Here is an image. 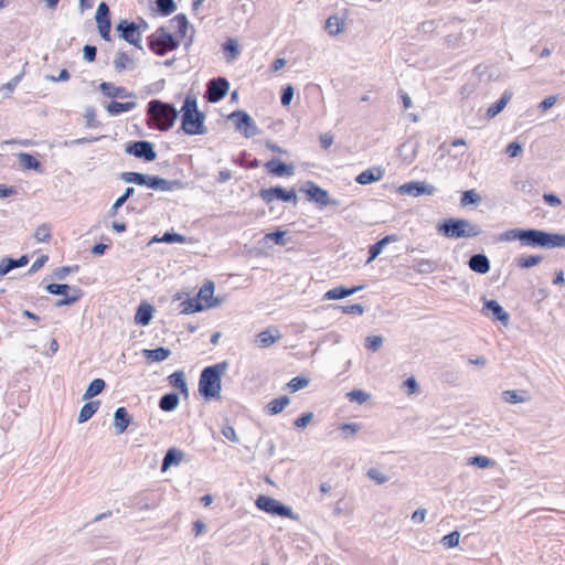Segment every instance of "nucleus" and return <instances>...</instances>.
<instances>
[{
  "instance_id": "obj_1",
  "label": "nucleus",
  "mask_w": 565,
  "mask_h": 565,
  "mask_svg": "<svg viewBox=\"0 0 565 565\" xmlns=\"http://www.w3.org/2000/svg\"><path fill=\"white\" fill-rule=\"evenodd\" d=\"M500 242L518 241L522 247L561 248L565 247V233H551L539 228L514 227L499 235Z\"/></svg>"
},
{
  "instance_id": "obj_2",
  "label": "nucleus",
  "mask_w": 565,
  "mask_h": 565,
  "mask_svg": "<svg viewBox=\"0 0 565 565\" xmlns=\"http://www.w3.org/2000/svg\"><path fill=\"white\" fill-rule=\"evenodd\" d=\"M226 361L206 366L202 370L199 380V393L206 399L220 398L222 390V376L227 370Z\"/></svg>"
},
{
  "instance_id": "obj_3",
  "label": "nucleus",
  "mask_w": 565,
  "mask_h": 565,
  "mask_svg": "<svg viewBox=\"0 0 565 565\" xmlns=\"http://www.w3.org/2000/svg\"><path fill=\"white\" fill-rule=\"evenodd\" d=\"M181 113V129L184 134L194 136L207 132V128L204 125L205 115L198 109V102L194 96L188 95L185 97Z\"/></svg>"
},
{
  "instance_id": "obj_4",
  "label": "nucleus",
  "mask_w": 565,
  "mask_h": 565,
  "mask_svg": "<svg viewBox=\"0 0 565 565\" xmlns=\"http://www.w3.org/2000/svg\"><path fill=\"white\" fill-rule=\"evenodd\" d=\"M437 231L447 238L459 239L476 237L483 233L482 228L466 218L449 217L438 223Z\"/></svg>"
},
{
  "instance_id": "obj_5",
  "label": "nucleus",
  "mask_w": 565,
  "mask_h": 565,
  "mask_svg": "<svg viewBox=\"0 0 565 565\" xmlns=\"http://www.w3.org/2000/svg\"><path fill=\"white\" fill-rule=\"evenodd\" d=\"M148 114L153 125L161 131L169 130L175 122L179 111L168 103L153 99L148 103Z\"/></svg>"
},
{
  "instance_id": "obj_6",
  "label": "nucleus",
  "mask_w": 565,
  "mask_h": 565,
  "mask_svg": "<svg viewBox=\"0 0 565 565\" xmlns=\"http://www.w3.org/2000/svg\"><path fill=\"white\" fill-rule=\"evenodd\" d=\"M179 44V41L162 26L149 38V47L159 56L178 49Z\"/></svg>"
},
{
  "instance_id": "obj_7",
  "label": "nucleus",
  "mask_w": 565,
  "mask_h": 565,
  "mask_svg": "<svg viewBox=\"0 0 565 565\" xmlns=\"http://www.w3.org/2000/svg\"><path fill=\"white\" fill-rule=\"evenodd\" d=\"M256 505L259 510L269 514L296 519L290 507L282 504L274 498L262 494L256 499Z\"/></svg>"
},
{
  "instance_id": "obj_8",
  "label": "nucleus",
  "mask_w": 565,
  "mask_h": 565,
  "mask_svg": "<svg viewBox=\"0 0 565 565\" xmlns=\"http://www.w3.org/2000/svg\"><path fill=\"white\" fill-rule=\"evenodd\" d=\"M228 119L234 120L236 130L241 131L246 138H250L259 134V129L255 121L244 110L233 111L228 116Z\"/></svg>"
},
{
  "instance_id": "obj_9",
  "label": "nucleus",
  "mask_w": 565,
  "mask_h": 565,
  "mask_svg": "<svg viewBox=\"0 0 565 565\" xmlns=\"http://www.w3.org/2000/svg\"><path fill=\"white\" fill-rule=\"evenodd\" d=\"M116 31L119 32L120 38L129 44L135 45L139 50H142L141 45V33L139 32V25L136 22L121 20L116 25Z\"/></svg>"
},
{
  "instance_id": "obj_10",
  "label": "nucleus",
  "mask_w": 565,
  "mask_h": 565,
  "mask_svg": "<svg viewBox=\"0 0 565 565\" xmlns=\"http://www.w3.org/2000/svg\"><path fill=\"white\" fill-rule=\"evenodd\" d=\"M125 151L136 158L143 159L145 161L151 162L156 160L157 152L154 151L153 145L150 141L140 140L134 141L126 146Z\"/></svg>"
},
{
  "instance_id": "obj_11",
  "label": "nucleus",
  "mask_w": 565,
  "mask_h": 565,
  "mask_svg": "<svg viewBox=\"0 0 565 565\" xmlns=\"http://www.w3.org/2000/svg\"><path fill=\"white\" fill-rule=\"evenodd\" d=\"M482 313L493 321H500L505 327L510 322L509 312L494 299L483 298Z\"/></svg>"
},
{
  "instance_id": "obj_12",
  "label": "nucleus",
  "mask_w": 565,
  "mask_h": 565,
  "mask_svg": "<svg viewBox=\"0 0 565 565\" xmlns=\"http://www.w3.org/2000/svg\"><path fill=\"white\" fill-rule=\"evenodd\" d=\"M397 192L402 195H411L414 198L420 195H433L436 192V188L423 181H411L398 186Z\"/></svg>"
},
{
  "instance_id": "obj_13",
  "label": "nucleus",
  "mask_w": 565,
  "mask_h": 565,
  "mask_svg": "<svg viewBox=\"0 0 565 565\" xmlns=\"http://www.w3.org/2000/svg\"><path fill=\"white\" fill-rule=\"evenodd\" d=\"M259 196L267 203L270 204L275 200L282 202H291L297 200V194L294 189L286 190L281 186H273L269 189H263L259 191Z\"/></svg>"
},
{
  "instance_id": "obj_14",
  "label": "nucleus",
  "mask_w": 565,
  "mask_h": 565,
  "mask_svg": "<svg viewBox=\"0 0 565 565\" xmlns=\"http://www.w3.org/2000/svg\"><path fill=\"white\" fill-rule=\"evenodd\" d=\"M228 88L230 83L226 78H213L207 83L205 97L211 103H217L226 96Z\"/></svg>"
},
{
  "instance_id": "obj_15",
  "label": "nucleus",
  "mask_w": 565,
  "mask_h": 565,
  "mask_svg": "<svg viewBox=\"0 0 565 565\" xmlns=\"http://www.w3.org/2000/svg\"><path fill=\"white\" fill-rule=\"evenodd\" d=\"M214 289L215 285L212 280H207L199 290L198 296L195 299H198L200 302H202L203 310L215 308L221 305V300L217 298H214Z\"/></svg>"
},
{
  "instance_id": "obj_16",
  "label": "nucleus",
  "mask_w": 565,
  "mask_h": 565,
  "mask_svg": "<svg viewBox=\"0 0 565 565\" xmlns=\"http://www.w3.org/2000/svg\"><path fill=\"white\" fill-rule=\"evenodd\" d=\"M264 167L268 173L276 177H290L295 173V167L292 164H287L278 159L267 161Z\"/></svg>"
},
{
  "instance_id": "obj_17",
  "label": "nucleus",
  "mask_w": 565,
  "mask_h": 565,
  "mask_svg": "<svg viewBox=\"0 0 565 565\" xmlns=\"http://www.w3.org/2000/svg\"><path fill=\"white\" fill-rule=\"evenodd\" d=\"M384 171L381 167H373L356 175L355 182L362 185L371 184L383 178Z\"/></svg>"
},
{
  "instance_id": "obj_18",
  "label": "nucleus",
  "mask_w": 565,
  "mask_h": 565,
  "mask_svg": "<svg viewBox=\"0 0 565 565\" xmlns=\"http://www.w3.org/2000/svg\"><path fill=\"white\" fill-rule=\"evenodd\" d=\"M469 268L477 274H487L490 270V260L484 254H473L468 260Z\"/></svg>"
},
{
  "instance_id": "obj_19",
  "label": "nucleus",
  "mask_w": 565,
  "mask_h": 565,
  "mask_svg": "<svg viewBox=\"0 0 565 565\" xmlns=\"http://www.w3.org/2000/svg\"><path fill=\"white\" fill-rule=\"evenodd\" d=\"M362 289H363V286H354L351 288H348L344 286H339V287H335V288L327 291L323 296V299H327V300L343 299V298L349 297Z\"/></svg>"
},
{
  "instance_id": "obj_20",
  "label": "nucleus",
  "mask_w": 565,
  "mask_h": 565,
  "mask_svg": "<svg viewBox=\"0 0 565 565\" xmlns=\"http://www.w3.org/2000/svg\"><path fill=\"white\" fill-rule=\"evenodd\" d=\"M130 424V416L125 407L116 408L114 413V427L117 434L126 431Z\"/></svg>"
},
{
  "instance_id": "obj_21",
  "label": "nucleus",
  "mask_w": 565,
  "mask_h": 565,
  "mask_svg": "<svg viewBox=\"0 0 565 565\" xmlns=\"http://www.w3.org/2000/svg\"><path fill=\"white\" fill-rule=\"evenodd\" d=\"M280 338L281 334L277 329H274V333L271 330H265L256 335L255 343L257 344V347L265 349L273 345Z\"/></svg>"
},
{
  "instance_id": "obj_22",
  "label": "nucleus",
  "mask_w": 565,
  "mask_h": 565,
  "mask_svg": "<svg viewBox=\"0 0 565 565\" xmlns=\"http://www.w3.org/2000/svg\"><path fill=\"white\" fill-rule=\"evenodd\" d=\"M142 355L150 363H159L167 360L171 355V350L164 347L157 349H145L142 351Z\"/></svg>"
},
{
  "instance_id": "obj_23",
  "label": "nucleus",
  "mask_w": 565,
  "mask_h": 565,
  "mask_svg": "<svg viewBox=\"0 0 565 565\" xmlns=\"http://www.w3.org/2000/svg\"><path fill=\"white\" fill-rule=\"evenodd\" d=\"M153 318V307L147 302H142L135 315V322L139 326H148Z\"/></svg>"
},
{
  "instance_id": "obj_24",
  "label": "nucleus",
  "mask_w": 565,
  "mask_h": 565,
  "mask_svg": "<svg viewBox=\"0 0 565 565\" xmlns=\"http://www.w3.org/2000/svg\"><path fill=\"white\" fill-rule=\"evenodd\" d=\"M29 262V258L26 255H22L21 257L13 259V258H3L0 262V277H3L7 275L10 270L14 268H19L22 266H25Z\"/></svg>"
},
{
  "instance_id": "obj_25",
  "label": "nucleus",
  "mask_w": 565,
  "mask_h": 565,
  "mask_svg": "<svg viewBox=\"0 0 565 565\" xmlns=\"http://www.w3.org/2000/svg\"><path fill=\"white\" fill-rule=\"evenodd\" d=\"M512 96H513L512 92L504 90L503 94L501 95L500 99L497 100L493 105H491L487 109V113H486L487 117L489 119H491V118H494L497 115H499L504 109L507 104L511 100Z\"/></svg>"
},
{
  "instance_id": "obj_26",
  "label": "nucleus",
  "mask_w": 565,
  "mask_h": 565,
  "mask_svg": "<svg viewBox=\"0 0 565 565\" xmlns=\"http://www.w3.org/2000/svg\"><path fill=\"white\" fill-rule=\"evenodd\" d=\"M99 89L106 97H128L132 96L131 93H127L125 87L121 86H115L114 84L109 82H103L99 85Z\"/></svg>"
},
{
  "instance_id": "obj_27",
  "label": "nucleus",
  "mask_w": 565,
  "mask_h": 565,
  "mask_svg": "<svg viewBox=\"0 0 565 565\" xmlns=\"http://www.w3.org/2000/svg\"><path fill=\"white\" fill-rule=\"evenodd\" d=\"M168 382L172 387L178 388L184 397L189 396V388L185 382V375L183 371H177L170 374L168 376Z\"/></svg>"
},
{
  "instance_id": "obj_28",
  "label": "nucleus",
  "mask_w": 565,
  "mask_h": 565,
  "mask_svg": "<svg viewBox=\"0 0 565 565\" xmlns=\"http://www.w3.org/2000/svg\"><path fill=\"white\" fill-rule=\"evenodd\" d=\"M290 404V398L286 395L270 401L264 408L267 415L274 416L281 413Z\"/></svg>"
},
{
  "instance_id": "obj_29",
  "label": "nucleus",
  "mask_w": 565,
  "mask_h": 565,
  "mask_svg": "<svg viewBox=\"0 0 565 565\" xmlns=\"http://www.w3.org/2000/svg\"><path fill=\"white\" fill-rule=\"evenodd\" d=\"M113 65L115 71L118 73H121L126 70L135 68L134 60L128 54L121 51L116 53Z\"/></svg>"
},
{
  "instance_id": "obj_30",
  "label": "nucleus",
  "mask_w": 565,
  "mask_h": 565,
  "mask_svg": "<svg viewBox=\"0 0 565 565\" xmlns=\"http://www.w3.org/2000/svg\"><path fill=\"white\" fill-rule=\"evenodd\" d=\"M395 235H387L369 247L367 263L374 260L383 250V248L391 242H396Z\"/></svg>"
},
{
  "instance_id": "obj_31",
  "label": "nucleus",
  "mask_w": 565,
  "mask_h": 565,
  "mask_svg": "<svg viewBox=\"0 0 565 565\" xmlns=\"http://www.w3.org/2000/svg\"><path fill=\"white\" fill-rule=\"evenodd\" d=\"M183 459V452L175 448H170L162 460V471H167L171 466H178Z\"/></svg>"
},
{
  "instance_id": "obj_32",
  "label": "nucleus",
  "mask_w": 565,
  "mask_h": 565,
  "mask_svg": "<svg viewBox=\"0 0 565 565\" xmlns=\"http://www.w3.org/2000/svg\"><path fill=\"white\" fill-rule=\"evenodd\" d=\"M180 404V397L177 393H166L159 401V407L163 412H173Z\"/></svg>"
},
{
  "instance_id": "obj_33",
  "label": "nucleus",
  "mask_w": 565,
  "mask_h": 565,
  "mask_svg": "<svg viewBox=\"0 0 565 565\" xmlns=\"http://www.w3.org/2000/svg\"><path fill=\"white\" fill-rule=\"evenodd\" d=\"M344 24V19L338 15H331L327 19L324 29L330 36H335L343 31Z\"/></svg>"
},
{
  "instance_id": "obj_34",
  "label": "nucleus",
  "mask_w": 565,
  "mask_h": 565,
  "mask_svg": "<svg viewBox=\"0 0 565 565\" xmlns=\"http://www.w3.org/2000/svg\"><path fill=\"white\" fill-rule=\"evenodd\" d=\"M99 401H90L82 406L78 413L77 423L82 424L87 422L97 412Z\"/></svg>"
},
{
  "instance_id": "obj_35",
  "label": "nucleus",
  "mask_w": 565,
  "mask_h": 565,
  "mask_svg": "<svg viewBox=\"0 0 565 565\" xmlns=\"http://www.w3.org/2000/svg\"><path fill=\"white\" fill-rule=\"evenodd\" d=\"M185 184L180 180H167L164 178L159 177L157 189L162 192H172L183 190Z\"/></svg>"
},
{
  "instance_id": "obj_36",
  "label": "nucleus",
  "mask_w": 565,
  "mask_h": 565,
  "mask_svg": "<svg viewBox=\"0 0 565 565\" xmlns=\"http://www.w3.org/2000/svg\"><path fill=\"white\" fill-rule=\"evenodd\" d=\"M136 106H137L136 102L119 103V102L113 100L107 105L106 109L109 115L116 116L124 111H130L134 108H136Z\"/></svg>"
},
{
  "instance_id": "obj_37",
  "label": "nucleus",
  "mask_w": 565,
  "mask_h": 565,
  "mask_svg": "<svg viewBox=\"0 0 565 565\" xmlns=\"http://www.w3.org/2000/svg\"><path fill=\"white\" fill-rule=\"evenodd\" d=\"M501 396L504 402L510 404H519L527 401L526 391L507 390L502 392Z\"/></svg>"
},
{
  "instance_id": "obj_38",
  "label": "nucleus",
  "mask_w": 565,
  "mask_h": 565,
  "mask_svg": "<svg viewBox=\"0 0 565 565\" xmlns=\"http://www.w3.org/2000/svg\"><path fill=\"white\" fill-rule=\"evenodd\" d=\"M106 386V383L103 379H95L93 380L88 387L86 388L84 395H83V398L84 399H90L93 398L94 396L100 394L104 388Z\"/></svg>"
},
{
  "instance_id": "obj_39",
  "label": "nucleus",
  "mask_w": 565,
  "mask_h": 565,
  "mask_svg": "<svg viewBox=\"0 0 565 565\" xmlns=\"http://www.w3.org/2000/svg\"><path fill=\"white\" fill-rule=\"evenodd\" d=\"M135 193V188L132 186H128L126 188L125 192L116 199V201L113 203V205L110 206L109 211H108V215L109 216H115L118 212V209L121 207L126 201L132 196Z\"/></svg>"
},
{
  "instance_id": "obj_40",
  "label": "nucleus",
  "mask_w": 565,
  "mask_h": 565,
  "mask_svg": "<svg viewBox=\"0 0 565 565\" xmlns=\"http://www.w3.org/2000/svg\"><path fill=\"white\" fill-rule=\"evenodd\" d=\"M543 259L542 255H526L518 258V266L520 268H531L539 265Z\"/></svg>"
},
{
  "instance_id": "obj_41",
  "label": "nucleus",
  "mask_w": 565,
  "mask_h": 565,
  "mask_svg": "<svg viewBox=\"0 0 565 565\" xmlns=\"http://www.w3.org/2000/svg\"><path fill=\"white\" fill-rule=\"evenodd\" d=\"M19 161L22 167L25 169L39 170L41 168V163L38 159H35L32 154L22 152L19 154Z\"/></svg>"
},
{
  "instance_id": "obj_42",
  "label": "nucleus",
  "mask_w": 565,
  "mask_h": 565,
  "mask_svg": "<svg viewBox=\"0 0 565 565\" xmlns=\"http://www.w3.org/2000/svg\"><path fill=\"white\" fill-rule=\"evenodd\" d=\"M181 307H182L181 313H185V315L194 313V312H199V311L203 310L202 302H200L195 298H192V299L181 302Z\"/></svg>"
},
{
  "instance_id": "obj_43",
  "label": "nucleus",
  "mask_w": 565,
  "mask_h": 565,
  "mask_svg": "<svg viewBox=\"0 0 565 565\" xmlns=\"http://www.w3.org/2000/svg\"><path fill=\"white\" fill-rule=\"evenodd\" d=\"M481 201V196L476 192V190H467L462 192L460 204L462 206L467 205H476Z\"/></svg>"
},
{
  "instance_id": "obj_44",
  "label": "nucleus",
  "mask_w": 565,
  "mask_h": 565,
  "mask_svg": "<svg viewBox=\"0 0 565 565\" xmlns=\"http://www.w3.org/2000/svg\"><path fill=\"white\" fill-rule=\"evenodd\" d=\"M83 296V291L77 288V287H74L72 289V295L68 296L66 295L64 298L62 299H58L55 303L56 307H63V306H70V305H73L74 302H76L81 297Z\"/></svg>"
},
{
  "instance_id": "obj_45",
  "label": "nucleus",
  "mask_w": 565,
  "mask_h": 565,
  "mask_svg": "<svg viewBox=\"0 0 565 565\" xmlns=\"http://www.w3.org/2000/svg\"><path fill=\"white\" fill-rule=\"evenodd\" d=\"M371 395L362 390H352L349 393H347V398L351 403H356L359 405H362L366 401H369Z\"/></svg>"
},
{
  "instance_id": "obj_46",
  "label": "nucleus",
  "mask_w": 565,
  "mask_h": 565,
  "mask_svg": "<svg viewBox=\"0 0 565 565\" xmlns=\"http://www.w3.org/2000/svg\"><path fill=\"white\" fill-rule=\"evenodd\" d=\"M153 241L168 243V244H172V243H182L183 244V243L188 242V238L178 233L167 232L160 238L154 237Z\"/></svg>"
},
{
  "instance_id": "obj_47",
  "label": "nucleus",
  "mask_w": 565,
  "mask_h": 565,
  "mask_svg": "<svg viewBox=\"0 0 565 565\" xmlns=\"http://www.w3.org/2000/svg\"><path fill=\"white\" fill-rule=\"evenodd\" d=\"M158 12L168 17L175 10L174 0H156Z\"/></svg>"
},
{
  "instance_id": "obj_48",
  "label": "nucleus",
  "mask_w": 565,
  "mask_h": 565,
  "mask_svg": "<svg viewBox=\"0 0 565 565\" xmlns=\"http://www.w3.org/2000/svg\"><path fill=\"white\" fill-rule=\"evenodd\" d=\"M120 179L127 183H135L137 185H143L145 173L140 172H122Z\"/></svg>"
},
{
  "instance_id": "obj_49",
  "label": "nucleus",
  "mask_w": 565,
  "mask_h": 565,
  "mask_svg": "<svg viewBox=\"0 0 565 565\" xmlns=\"http://www.w3.org/2000/svg\"><path fill=\"white\" fill-rule=\"evenodd\" d=\"M360 429H361V424H359V423H347V424H341L339 426V430L341 431V435L347 439L350 437H353L358 431H360Z\"/></svg>"
},
{
  "instance_id": "obj_50",
  "label": "nucleus",
  "mask_w": 565,
  "mask_h": 565,
  "mask_svg": "<svg viewBox=\"0 0 565 565\" xmlns=\"http://www.w3.org/2000/svg\"><path fill=\"white\" fill-rule=\"evenodd\" d=\"M73 288L74 287H71L67 284H49L45 287V290L49 294H52V295H63V296H66V295H68L70 291H72Z\"/></svg>"
},
{
  "instance_id": "obj_51",
  "label": "nucleus",
  "mask_w": 565,
  "mask_h": 565,
  "mask_svg": "<svg viewBox=\"0 0 565 565\" xmlns=\"http://www.w3.org/2000/svg\"><path fill=\"white\" fill-rule=\"evenodd\" d=\"M468 465L476 466L481 469L489 468L494 465V461L484 456H473L468 458Z\"/></svg>"
},
{
  "instance_id": "obj_52",
  "label": "nucleus",
  "mask_w": 565,
  "mask_h": 565,
  "mask_svg": "<svg viewBox=\"0 0 565 565\" xmlns=\"http://www.w3.org/2000/svg\"><path fill=\"white\" fill-rule=\"evenodd\" d=\"M459 540L460 533L458 531H452L449 534L445 535L440 542L443 546H445L446 548H452L459 544Z\"/></svg>"
},
{
  "instance_id": "obj_53",
  "label": "nucleus",
  "mask_w": 565,
  "mask_h": 565,
  "mask_svg": "<svg viewBox=\"0 0 565 565\" xmlns=\"http://www.w3.org/2000/svg\"><path fill=\"white\" fill-rule=\"evenodd\" d=\"M300 192H305L310 201L318 202V185L312 182H306L301 188Z\"/></svg>"
},
{
  "instance_id": "obj_54",
  "label": "nucleus",
  "mask_w": 565,
  "mask_h": 565,
  "mask_svg": "<svg viewBox=\"0 0 565 565\" xmlns=\"http://www.w3.org/2000/svg\"><path fill=\"white\" fill-rule=\"evenodd\" d=\"M172 23H175L177 28H178V31L180 33V35L183 38L185 36L186 34V31H188V25H189V22H188V18L185 14L183 13H180V14H177L172 20H171Z\"/></svg>"
},
{
  "instance_id": "obj_55",
  "label": "nucleus",
  "mask_w": 565,
  "mask_h": 565,
  "mask_svg": "<svg viewBox=\"0 0 565 565\" xmlns=\"http://www.w3.org/2000/svg\"><path fill=\"white\" fill-rule=\"evenodd\" d=\"M383 344V337L370 335L365 339V348L371 352H376Z\"/></svg>"
},
{
  "instance_id": "obj_56",
  "label": "nucleus",
  "mask_w": 565,
  "mask_h": 565,
  "mask_svg": "<svg viewBox=\"0 0 565 565\" xmlns=\"http://www.w3.org/2000/svg\"><path fill=\"white\" fill-rule=\"evenodd\" d=\"M366 476L377 484H384L388 481V477L376 468H370L366 472Z\"/></svg>"
},
{
  "instance_id": "obj_57",
  "label": "nucleus",
  "mask_w": 565,
  "mask_h": 565,
  "mask_svg": "<svg viewBox=\"0 0 565 565\" xmlns=\"http://www.w3.org/2000/svg\"><path fill=\"white\" fill-rule=\"evenodd\" d=\"M109 13L108 6L105 2H100L95 15L96 23L100 24L104 21H110Z\"/></svg>"
},
{
  "instance_id": "obj_58",
  "label": "nucleus",
  "mask_w": 565,
  "mask_h": 565,
  "mask_svg": "<svg viewBox=\"0 0 565 565\" xmlns=\"http://www.w3.org/2000/svg\"><path fill=\"white\" fill-rule=\"evenodd\" d=\"M340 201L337 199H331L328 194V192L320 188V210H322L326 206H333L338 207L340 205Z\"/></svg>"
},
{
  "instance_id": "obj_59",
  "label": "nucleus",
  "mask_w": 565,
  "mask_h": 565,
  "mask_svg": "<svg viewBox=\"0 0 565 565\" xmlns=\"http://www.w3.org/2000/svg\"><path fill=\"white\" fill-rule=\"evenodd\" d=\"M308 384H309L308 379L302 377V376H296L287 383V387L291 392H297L301 388H305Z\"/></svg>"
},
{
  "instance_id": "obj_60",
  "label": "nucleus",
  "mask_w": 565,
  "mask_h": 565,
  "mask_svg": "<svg viewBox=\"0 0 565 565\" xmlns=\"http://www.w3.org/2000/svg\"><path fill=\"white\" fill-rule=\"evenodd\" d=\"M223 49H224L225 53L228 54L230 60H235L239 54L238 45H237L236 41L233 39H228L224 43Z\"/></svg>"
},
{
  "instance_id": "obj_61",
  "label": "nucleus",
  "mask_w": 565,
  "mask_h": 565,
  "mask_svg": "<svg viewBox=\"0 0 565 565\" xmlns=\"http://www.w3.org/2000/svg\"><path fill=\"white\" fill-rule=\"evenodd\" d=\"M435 267V263L429 259H420L415 265V269L422 274H430L434 271Z\"/></svg>"
},
{
  "instance_id": "obj_62",
  "label": "nucleus",
  "mask_w": 565,
  "mask_h": 565,
  "mask_svg": "<svg viewBox=\"0 0 565 565\" xmlns=\"http://www.w3.org/2000/svg\"><path fill=\"white\" fill-rule=\"evenodd\" d=\"M51 236V230L46 224H42L36 227L34 232V238L38 242H47Z\"/></svg>"
},
{
  "instance_id": "obj_63",
  "label": "nucleus",
  "mask_w": 565,
  "mask_h": 565,
  "mask_svg": "<svg viewBox=\"0 0 565 565\" xmlns=\"http://www.w3.org/2000/svg\"><path fill=\"white\" fill-rule=\"evenodd\" d=\"M340 308L347 315L362 316L364 313V307L360 303L341 306Z\"/></svg>"
},
{
  "instance_id": "obj_64",
  "label": "nucleus",
  "mask_w": 565,
  "mask_h": 565,
  "mask_svg": "<svg viewBox=\"0 0 565 565\" xmlns=\"http://www.w3.org/2000/svg\"><path fill=\"white\" fill-rule=\"evenodd\" d=\"M95 117H96L95 109L93 107H87L85 109V114H84V118L86 120V124H85L86 127L94 128V127L98 126V122L96 121Z\"/></svg>"
}]
</instances>
